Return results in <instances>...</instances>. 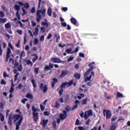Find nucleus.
I'll return each instance as SVG.
<instances>
[{
  "instance_id": "8",
  "label": "nucleus",
  "mask_w": 130,
  "mask_h": 130,
  "mask_svg": "<svg viewBox=\"0 0 130 130\" xmlns=\"http://www.w3.org/2000/svg\"><path fill=\"white\" fill-rule=\"evenodd\" d=\"M5 27L6 29V31H7L9 34H13V31H12V29H11V24H10V23L5 24Z\"/></svg>"
},
{
  "instance_id": "26",
  "label": "nucleus",
  "mask_w": 130,
  "mask_h": 130,
  "mask_svg": "<svg viewBox=\"0 0 130 130\" xmlns=\"http://www.w3.org/2000/svg\"><path fill=\"white\" fill-rule=\"evenodd\" d=\"M11 52H12V51L11 50V49L10 48H7V52L6 53V56H11Z\"/></svg>"
},
{
  "instance_id": "38",
  "label": "nucleus",
  "mask_w": 130,
  "mask_h": 130,
  "mask_svg": "<svg viewBox=\"0 0 130 130\" xmlns=\"http://www.w3.org/2000/svg\"><path fill=\"white\" fill-rule=\"evenodd\" d=\"M0 120L1 121H5V116L3 115L2 113H0Z\"/></svg>"
},
{
  "instance_id": "3",
  "label": "nucleus",
  "mask_w": 130,
  "mask_h": 130,
  "mask_svg": "<svg viewBox=\"0 0 130 130\" xmlns=\"http://www.w3.org/2000/svg\"><path fill=\"white\" fill-rule=\"evenodd\" d=\"M31 109L34 120L35 122H37L38 121V115H39V113H37V108H36L35 106H32Z\"/></svg>"
},
{
  "instance_id": "34",
  "label": "nucleus",
  "mask_w": 130,
  "mask_h": 130,
  "mask_svg": "<svg viewBox=\"0 0 130 130\" xmlns=\"http://www.w3.org/2000/svg\"><path fill=\"white\" fill-rule=\"evenodd\" d=\"M90 72H92V71L90 70V69H88V70L84 74V77H87V76H89V75H90Z\"/></svg>"
},
{
  "instance_id": "55",
  "label": "nucleus",
  "mask_w": 130,
  "mask_h": 130,
  "mask_svg": "<svg viewBox=\"0 0 130 130\" xmlns=\"http://www.w3.org/2000/svg\"><path fill=\"white\" fill-rule=\"evenodd\" d=\"M40 107L41 110H42V111H44V108H45V106H44L43 105L40 104Z\"/></svg>"
},
{
  "instance_id": "9",
  "label": "nucleus",
  "mask_w": 130,
  "mask_h": 130,
  "mask_svg": "<svg viewBox=\"0 0 130 130\" xmlns=\"http://www.w3.org/2000/svg\"><path fill=\"white\" fill-rule=\"evenodd\" d=\"M70 21L72 24L74 25L75 27H78L79 26V22H78V21H77V19H76V18L72 17L71 18Z\"/></svg>"
},
{
  "instance_id": "17",
  "label": "nucleus",
  "mask_w": 130,
  "mask_h": 130,
  "mask_svg": "<svg viewBox=\"0 0 130 130\" xmlns=\"http://www.w3.org/2000/svg\"><path fill=\"white\" fill-rule=\"evenodd\" d=\"M74 78H75L76 80H80V79H81V75L78 73H75Z\"/></svg>"
},
{
  "instance_id": "61",
  "label": "nucleus",
  "mask_w": 130,
  "mask_h": 130,
  "mask_svg": "<svg viewBox=\"0 0 130 130\" xmlns=\"http://www.w3.org/2000/svg\"><path fill=\"white\" fill-rule=\"evenodd\" d=\"M61 10L63 11V12H67L68 11V7H63Z\"/></svg>"
},
{
  "instance_id": "28",
  "label": "nucleus",
  "mask_w": 130,
  "mask_h": 130,
  "mask_svg": "<svg viewBox=\"0 0 130 130\" xmlns=\"http://www.w3.org/2000/svg\"><path fill=\"white\" fill-rule=\"evenodd\" d=\"M67 87V83L66 82H63L61 84L60 88L61 89H66V87Z\"/></svg>"
},
{
  "instance_id": "11",
  "label": "nucleus",
  "mask_w": 130,
  "mask_h": 130,
  "mask_svg": "<svg viewBox=\"0 0 130 130\" xmlns=\"http://www.w3.org/2000/svg\"><path fill=\"white\" fill-rule=\"evenodd\" d=\"M68 74H69L68 71L66 70H62L61 72V74L59 75V78H63V77H65V76H67Z\"/></svg>"
},
{
  "instance_id": "42",
  "label": "nucleus",
  "mask_w": 130,
  "mask_h": 130,
  "mask_svg": "<svg viewBox=\"0 0 130 130\" xmlns=\"http://www.w3.org/2000/svg\"><path fill=\"white\" fill-rule=\"evenodd\" d=\"M16 16L17 19H18V20H21V16L20 15V14H19L18 11L16 12Z\"/></svg>"
},
{
  "instance_id": "48",
  "label": "nucleus",
  "mask_w": 130,
  "mask_h": 130,
  "mask_svg": "<svg viewBox=\"0 0 130 130\" xmlns=\"http://www.w3.org/2000/svg\"><path fill=\"white\" fill-rule=\"evenodd\" d=\"M28 101V99L24 98L23 100H22L21 102L23 103V104H26V102Z\"/></svg>"
},
{
  "instance_id": "12",
  "label": "nucleus",
  "mask_w": 130,
  "mask_h": 130,
  "mask_svg": "<svg viewBox=\"0 0 130 130\" xmlns=\"http://www.w3.org/2000/svg\"><path fill=\"white\" fill-rule=\"evenodd\" d=\"M51 60L54 63H60L61 62V60L59 58H52Z\"/></svg>"
},
{
  "instance_id": "60",
  "label": "nucleus",
  "mask_w": 130,
  "mask_h": 130,
  "mask_svg": "<svg viewBox=\"0 0 130 130\" xmlns=\"http://www.w3.org/2000/svg\"><path fill=\"white\" fill-rule=\"evenodd\" d=\"M61 25H62L63 27H67V22H61Z\"/></svg>"
},
{
  "instance_id": "35",
  "label": "nucleus",
  "mask_w": 130,
  "mask_h": 130,
  "mask_svg": "<svg viewBox=\"0 0 130 130\" xmlns=\"http://www.w3.org/2000/svg\"><path fill=\"white\" fill-rule=\"evenodd\" d=\"M117 96L118 97V98H123V94L122 93H120V92H117Z\"/></svg>"
},
{
  "instance_id": "64",
  "label": "nucleus",
  "mask_w": 130,
  "mask_h": 130,
  "mask_svg": "<svg viewBox=\"0 0 130 130\" xmlns=\"http://www.w3.org/2000/svg\"><path fill=\"white\" fill-rule=\"evenodd\" d=\"M40 41H44V36H41V37L40 38Z\"/></svg>"
},
{
  "instance_id": "14",
  "label": "nucleus",
  "mask_w": 130,
  "mask_h": 130,
  "mask_svg": "<svg viewBox=\"0 0 130 130\" xmlns=\"http://www.w3.org/2000/svg\"><path fill=\"white\" fill-rule=\"evenodd\" d=\"M47 123H48V119H43L40 122L41 125H42L44 127H45V126H46Z\"/></svg>"
},
{
  "instance_id": "24",
  "label": "nucleus",
  "mask_w": 130,
  "mask_h": 130,
  "mask_svg": "<svg viewBox=\"0 0 130 130\" xmlns=\"http://www.w3.org/2000/svg\"><path fill=\"white\" fill-rule=\"evenodd\" d=\"M47 14L49 17H51V15H52V10H51V8H49L48 9Z\"/></svg>"
},
{
  "instance_id": "59",
  "label": "nucleus",
  "mask_w": 130,
  "mask_h": 130,
  "mask_svg": "<svg viewBox=\"0 0 130 130\" xmlns=\"http://www.w3.org/2000/svg\"><path fill=\"white\" fill-rule=\"evenodd\" d=\"M16 47L19 48L20 47V40L18 41V43L15 44Z\"/></svg>"
},
{
  "instance_id": "4",
  "label": "nucleus",
  "mask_w": 130,
  "mask_h": 130,
  "mask_svg": "<svg viewBox=\"0 0 130 130\" xmlns=\"http://www.w3.org/2000/svg\"><path fill=\"white\" fill-rule=\"evenodd\" d=\"M29 8H30V4H29V3H25L23 4V7H22L21 10L23 12V14H22V16H25V15H26V14H27L28 12H26V9L28 10V9H29Z\"/></svg>"
},
{
  "instance_id": "10",
  "label": "nucleus",
  "mask_w": 130,
  "mask_h": 130,
  "mask_svg": "<svg viewBox=\"0 0 130 130\" xmlns=\"http://www.w3.org/2000/svg\"><path fill=\"white\" fill-rule=\"evenodd\" d=\"M22 121H23V119L21 117V119H20L17 122H16V128L15 130H19L20 128V125L22 124Z\"/></svg>"
},
{
  "instance_id": "47",
  "label": "nucleus",
  "mask_w": 130,
  "mask_h": 130,
  "mask_svg": "<svg viewBox=\"0 0 130 130\" xmlns=\"http://www.w3.org/2000/svg\"><path fill=\"white\" fill-rule=\"evenodd\" d=\"M4 78H9L10 76L9 75H7V72H4L3 74Z\"/></svg>"
},
{
  "instance_id": "63",
  "label": "nucleus",
  "mask_w": 130,
  "mask_h": 130,
  "mask_svg": "<svg viewBox=\"0 0 130 130\" xmlns=\"http://www.w3.org/2000/svg\"><path fill=\"white\" fill-rule=\"evenodd\" d=\"M78 129H79V130H85V128L83 127L82 126H78Z\"/></svg>"
},
{
  "instance_id": "44",
  "label": "nucleus",
  "mask_w": 130,
  "mask_h": 130,
  "mask_svg": "<svg viewBox=\"0 0 130 130\" xmlns=\"http://www.w3.org/2000/svg\"><path fill=\"white\" fill-rule=\"evenodd\" d=\"M78 104H76L72 109H71V111H74V110H75V109H78Z\"/></svg>"
},
{
  "instance_id": "41",
  "label": "nucleus",
  "mask_w": 130,
  "mask_h": 130,
  "mask_svg": "<svg viewBox=\"0 0 130 130\" xmlns=\"http://www.w3.org/2000/svg\"><path fill=\"white\" fill-rule=\"evenodd\" d=\"M71 110V108L70 106H67L66 108H65V110L67 112H69V111H70V110Z\"/></svg>"
},
{
  "instance_id": "19",
  "label": "nucleus",
  "mask_w": 130,
  "mask_h": 130,
  "mask_svg": "<svg viewBox=\"0 0 130 130\" xmlns=\"http://www.w3.org/2000/svg\"><path fill=\"white\" fill-rule=\"evenodd\" d=\"M14 87H15V84L12 83V84H11L10 90L9 91L10 93H11V94L13 93V92H14Z\"/></svg>"
},
{
  "instance_id": "31",
  "label": "nucleus",
  "mask_w": 130,
  "mask_h": 130,
  "mask_svg": "<svg viewBox=\"0 0 130 130\" xmlns=\"http://www.w3.org/2000/svg\"><path fill=\"white\" fill-rule=\"evenodd\" d=\"M44 70L45 72H47L48 71L51 70L49 66H46V67H45L44 68Z\"/></svg>"
},
{
  "instance_id": "7",
  "label": "nucleus",
  "mask_w": 130,
  "mask_h": 130,
  "mask_svg": "<svg viewBox=\"0 0 130 130\" xmlns=\"http://www.w3.org/2000/svg\"><path fill=\"white\" fill-rule=\"evenodd\" d=\"M40 88L41 90H42L44 93H46L47 92V90H48V87L47 86V85H45L43 83H41L40 85Z\"/></svg>"
},
{
  "instance_id": "50",
  "label": "nucleus",
  "mask_w": 130,
  "mask_h": 130,
  "mask_svg": "<svg viewBox=\"0 0 130 130\" xmlns=\"http://www.w3.org/2000/svg\"><path fill=\"white\" fill-rule=\"evenodd\" d=\"M5 17V13L3 11H0V17L4 18Z\"/></svg>"
},
{
  "instance_id": "29",
  "label": "nucleus",
  "mask_w": 130,
  "mask_h": 130,
  "mask_svg": "<svg viewBox=\"0 0 130 130\" xmlns=\"http://www.w3.org/2000/svg\"><path fill=\"white\" fill-rule=\"evenodd\" d=\"M87 113L88 116H92L93 115V112L92 110H89L87 111Z\"/></svg>"
},
{
  "instance_id": "21",
  "label": "nucleus",
  "mask_w": 130,
  "mask_h": 130,
  "mask_svg": "<svg viewBox=\"0 0 130 130\" xmlns=\"http://www.w3.org/2000/svg\"><path fill=\"white\" fill-rule=\"evenodd\" d=\"M66 85H67V87H71V86H72L74 83V81L70 80L69 82H66Z\"/></svg>"
},
{
  "instance_id": "13",
  "label": "nucleus",
  "mask_w": 130,
  "mask_h": 130,
  "mask_svg": "<svg viewBox=\"0 0 130 130\" xmlns=\"http://www.w3.org/2000/svg\"><path fill=\"white\" fill-rule=\"evenodd\" d=\"M13 73L15 74H16L14 76V82H16V81H17V80H18V76H19V75H20V73H18V70H17V69H14L13 70Z\"/></svg>"
},
{
  "instance_id": "25",
  "label": "nucleus",
  "mask_w": 130,
  "mask_h": 130,
  "mask_svg": "<svg viewBox=\"0 0 130 130\" xmlns=\"http://www.w3.org/2000/svg\"><path fill=\"white\" fill-rule=\"evenodd\" d=\"M72 48H70L69 49H67L65 51L66 52H67V53H68V54H72L73 53H72Z\"/></svg>"
},
{
  "instance_id": "37",
  "label": "nucleus",
  "mask_w": 130,
  "mask_h": 130,
  "mask_svg": "<svg viewBox=\"0 0 130 130\" xmlns=\"http://www.w3.org/2000/svg\"><path fill=\"white\" fill-rule=\"evenodd\" d=\"M26 64L30 66V67H33V62L30 60H27L26 61Z\"/></svg>"
},
{
  "instance_id": "45",
  "label": "nucleus",
  "mask_w": 130,
  "mask_h": 130,
  "mask_svg": "<svg viewBox=\"0 0 130 130\" xmlns=\"http://www.w3.org/2000/svg\"><path fill=\"white\" fill-rule=\"evenodd\" d=\"M0 108L2 109V110H4V108H5V105H4V103H0Z\"/></svg>"
},
{
  "instance_id": "58",
  "label": "nucleus",
  "mask_w": 130,
  "mask_h": 130,
  "mask_svg": "<svg viewBox=\"0 0 130 130\" xmlns=\"http://www.w3.org/2000/svg\"><path fill=\"white\" fill-rule=\"evenodd\" d=\"M44 115H45V116H49V113L47 111H45L44 112Z\"/></svg>"
},
{
  "instance_id": "2",
  "label": "nucleus",
  "mask_w": 130,
  "mask_h": 130,
  "mask_svg": "<svg viewBox=\"0 0 130 130\" xmlns=\"http://www.w3.org/2000/svg\"><path fill=\"white\" fill-rule=\"evenodd\" d=\"M45 13H46V9H44L43 10L42 9H41V10H38L37 11L36 17V21L38 22V23H39V22H40V20L42 18V17L41 16V14L43 17H45Z\"/></svg>"
},
{
  "instance_id": "62",
  "label": "nucleus",
  "mask_w": 130,
  "mask_h": 130,
  "mask_svg": "<svg viewBox=\"0 0 130 130\" xmlns=\"http://www.w3.org/2000/svg\"><path fill=\"white\" fill-rule=\"evenodd\" d=\"M52 37V35L50 33H49L47 37V39H50Z\"/></svg>"
},
{
  "instance_id": "49",
  "label": "nucleus",
  "mask_w": 130,
  "mask_h": 130,
  "mask_svg": "<svg viewBox=\"0 0 130 130\" xmlns=\"http://www.w3.org/2000/svg\"><path fill=\"white\" fill-rule=\"evenodd\" d=\"M35 73L37 75L39 73V68L35 69Z\"/></svg>"
},
{
  "instance_id": "56",
  "label": "nucleus",
  "mask_w": 130,
  "mask_h": 130,
  "mask_svg": "<svg viewBox=\"0 0 130 130\" xmlns=\"http://www.w3.org/2000/svg\"><path fill=\"white\" fill-rule=\"evenodd\" d=\"M38 42H39V40L37 39H35L34 40V44L35 45H36V44H38Z\"/></svg>"
},
{
  "instance_id": "18",
  "label": "nucleus",
  "mask_w": 130,
  "mask_h": 130,
  "mask_svg": "<svg viewBox=\"0 0 130 130\" xmlns=\"http://www.w3.org/2000/svg\"><path fill=\"white\" fill-rule=\"evenodd\" d=\"M45 22H42L41 25L42 26H46V27L47 28L48 27V23H47V20L45 19Z\"/></svg>"
},
{
  "instance_id": "27",
  "label": "nucleus",
  "mask_w": 130,
  "mask_h": 130,
  "mask_svg": "<svg viewBox=\"0 0 130 130\" xmlns=\"http://www.w3.org/2000/svg\"><path fill=\"white\" fill-rule=\"evenodd\" d=\"M88 101V98H85L82 100V105H87V101Z\"/></svg>"
},
{
  "instance_id": "33",
  "label": "nucleus",
  "mask_w": 130,
  "mask_h": 130,
  "mask_svg": "<svg viewBox=\"0 0 130 130\" xmlns=\"http://www.w3.org/2000/svg\"><path fill=\"white\" fill-rule=\"evenodd\" d=\"M35 33L34 34V35H36V36H37V35H38V33H39V29L38 28V27H37L35 29Z\"/></svg>"
},
{
  "instance_id": "43",
  "label": "nucleus",
  "mask_w": 130,
  "mask_h": 130,
  "mask_svg": "<svg viewBox=\"0 0 130 130\" xmlns=\"http://www.w3.org/2000/svg\"><path fill=\"white\" fill-rule=\"evenodd\" d=\"M92 79V75H90L89 77H87L86 78H85V82H87V81H90Z\"/></svg>"
},
{
  "instance_id": "16",
  "label": "nucleus",
  "mask_w": 130,
  "mask_h": 130,
  "mask_svg": "<svg viewBox=\"0 0 130 130\" xmlns=\"http://www.w3.org/2000/svg\"><path fill=\"white\" fill-rule=\"evenodd\" d=\"M95 64V62H92L88 64V67H89V70L92 71L94 70V66H93V64Z\"/></svg>"
},
{
  "instance_id": "15",
  "label": "nucleus",
  "mask_w": 130,
  "mask_h": 130,
  "mask_svg": "<svg viewBox=\"0 0 130 130\" xmlns=\"http://www.w3.org/2000/svg\"><path fill=\"white\" fill-rule=\"evenodd\" d=\"M56 83H58V79H57V78H54L53 79V81L51 83L52 88H54Z\"/></svg>"
},
{
  "instance_id": "22",
  "label": "nucleus",
  "mask_w": 130,
  "mask_h": 130,
  "mask_svg": "<svg viewBox=\"0 0 130 130\" xmlns=\"http://www.w3.org/2000/svg\"><path fill=\"white\" fill-rule=\"evenodd\" d=\"M54 37H56V42H59V40L60 39V36H59V35L54 34Z\"/></svg>"
},
{
  "instance_id": "54",
  "label": "nucleus",
  "mask_w": 130,
  "mask_h": 130,
  "mask_svg": "<svg viewBox=\"0 0 130 130\" xmlns=\"http://www.w3.org/2000/svg\"><path fill=\"white\" fill-rule=\"evenodd\" d=\"M1 85H7V83L5 81V80L2 79L1 81Z\"/></svg>"
},
{
  "instance_id": "46",
  "label": "nucleus",
  "mask_w": 130,
  "mask_h": 130,
  "mask_svg": "<svg viewBox=\"0 0 130 130\" xmlns=\"http://www.w3.org/2000/svg\"><path fill=\"white\" fill-rule=\"evenodd\" d=\"M78 51H79V47L76 48L72 52V53H77Z\"/></svg>"
},
{
  "instance_id": "57",
  "label": "nucleus",
  "mask_w": 130,
  "mask_h": 130,
  "mask_svg": "<svg viewBox=\"0 0 130 130\" xmlns=\"http://www.w3.org/2000/svg\"><path fill=\"white\" fill-rule=\"evenodd\" d=\"M79 55L80 57H85V54L83 53L80 52L79 53Z\"/></svg>"
},
{
  "instance_id": "52",
  "label": "nucleus",
  "mask_w": 130,
  "mask_h": 130,
  "mask_svg": "<svg viewBox=\"0 0 130 130\" xmlns=\"http://www.w3.org/2000/svg\"><path fill=\"white\" fill-rule=\"evenodd\" d=\"M63 92V89L61 88L59 90V96H61V95H62V92Z\"/></svg>"
},
{
  "instance_id": "53",
  "label": "nucleus",
  "mask_w": 130,
  "mask_h": 130,
  "mask_svg": "<svg viewBox=\"0 0 130 130\" xmlns=\"http://www.w3.org/2000/svg\"><path fill=\"white\" fill-rule=\"evenodd\" d=\"M22 87H23V85L22 84V83L19 84L18 86L16 87V88H18L19 90H21V89H22Z\"/></svg>"
},
{
  "instance_id": "1",
  "label": "nucleus",
  "mask_w": 130,
  "mask_h": 130,
  "mask_svg": "<svg viewBox=\"0 0 130 130\" xmlns=\"http://www.w3.org/2000/svg\"><path fill=\"white\" fill-rule=\"evenodd\" d=\"M21 118H22V120H23L22 115L16 114L14 115L12 118V114H10L8 120V124H9V125H12L13 124V121L12 120V119H14L13 123H15V122H16L17 120H19V119H21Z\"/></svg>"
},
{
  "instance_id": "32",
  "label": "nucleus",
  "mask_w": 130,
  "mask_h": 130,
  "mask_svg": "<svg viewBox=\"0 0 130 130\" xmlns=\"http://www.w3.org/2000/svg\"><path fill=\"white\" fill-rule=\"evenodd\" d=\"M14 9L17 11V12H18L19 13V11H20V9H21V7H20V6L18 5H16L14 6Z\"/></svg>"
},
{
  "instance_id": "23",
  "label": "nucleus",
  "mask_w": 130,
  "mask_h": 130,
  "mask_svg": "<svg viewBox=\"0 0 130 130\" xmlns=\"http://www.w3.org/2000/svg\"><path fill=\"white\" fill-rule=\"evenodd\" d=\"M32 55L34 56H36L35 58H34L32 59V62L34 63V62H35L36 61V60H37V59H38V55H37V54H32Z\"/></svg>"
},
{
  "instance_id": "5",
  "label": "nucleus",
  "mask_w": 130,
  "mask_h": 130,
  "mask_svg": "<svg viewBox=\"0 0 130 130\" xmlns=\"http://www.w3.org/2000/svg\"><path fill=\"white\" fill-rule=\"evenodd\" d=\"M105 111H106V114H105ZM103 114L104 116H106V119H110V118H111V116L112 114H111V111L109 110H104L103 111Z\"/></svg>"
},
{
  "instance_id": "30",
  "label": "nucleus",
  "mask_w": 130,
  "mask_h": 130,
  "mask_svg": "<svg viewBox=\"0 0 130 130\" xmlns=\"http://www.w3.org/2000/svg\"><path fill=\"white\" fill-rule=\"evenodd\" d=\"M31 83L34 88H36L37 87V85L36 84V81H35L34 79L31 80Z\"/></svg>"
},
{
  "instance_id": "20",
  "label": "nucleus",
  "mask_w": 130,
  "mask_h": 130,
  "mask_svg": "<svg viewBox=\"0 0 130 130\" xmlns=\"http://www.w3.org/2000/svg\"><path fill=\"white\" fill-rule=\"evenodd\" d=\"M26 98H28V99H33V95L31 93H27L25 95Z\"/></svg>"
},
{
  "instance_id": "39",
  "label": "nucleus",
  "mask_w": 130,
  "mask_h": 130,
  "mask_svg": "<svg viewBox=\"0 0 130 130\" xmlns=\"http://www.w3.org/2000/svg\"><path fill=\"white\" fill-rule=\"evenodd\" d=\"M17 70H18V72H22V70H23V66H22V64H20L18 67Z\"/></svg>"
},
{
  "instance_id": "6",
  "label": "nucleus",
  "mask_w": 130,
  "mask_h": 130,
  "mask_svg": "<svg viewBox=\"0 0 130 130\" xmlns=\"http://www.w3.org/2000/svg\"><path fill=\"white\" fill-rule=\"evenodd\" d=\"M63 114L61 113L59 114V117L61 120H64L67 117H68V112L65 110L62 111Z\"/></svg>"
},
{
  "instance_id": "51",
  "label": "nucleus",
  "mask_w": 130,
  "mask_h": 130,
  "mask_svg": "<svg viewBox=\"0 0 130 130\" xmlns=\"http://www.w3.org/2000/svg\"><path fill=\"white\" fill-rule=\"evenodd\" d=\"M52 124L54 128H56V122L55 121H53Z\"/></svg>"
},
{
  "instance_id": "40",
  "label": "nucleus",
  "mask_w": 130,
  "mask_h": 130,
  "mask_svg": "<svg viewBox=\"0 0 130 130\" xmlns=\"http://www.w3.org/2000/svg\"><path fill=\"white\" fill-rule=\"evenodd\" d=\"M30 13H31V14H34V13H36V9L35 8V7H32V8L30 10Z\"/></svg>"
},
{
  "instance_id": "36",
  "label": "nucleus",
  "mask_w": 130,
  "mask_h": 130,
  "mask_svg": "<svg viewBox=\"0 0 130 130\" xmlns=\"http://www.w3.org/2000/svg\"><path fill=\"white\" fill-rule=\"evenodd\" d=\"M7 22V18H0V24L5 23Z\"/></svg>"
}]
</instances>
